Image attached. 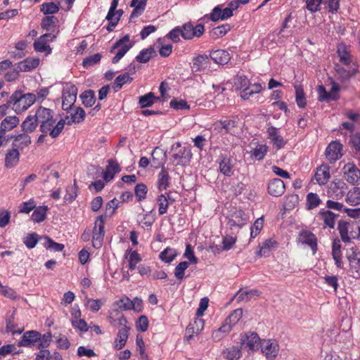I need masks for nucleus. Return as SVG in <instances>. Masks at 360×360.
Wrapping results in <instances>:
<instances>
[{
	"mask_svg": "<svg viewBox=\"0 0 360 360\" xmlns=\"http://www.w3.org/2000/svg\"><path fill=\"white\" fill-rule=\"evenodd\" d=\"M278 346L271 340H264L261 342L262 352L269 360H273L278 354Z\"/></svg>",
	"mask_w": 360,
	"mask_h": 360,
	"instance_id": "21",
	"label": "nucleus"
},
{
	"mask_svg": "<svg viewBox=\"0 0 360 360\" xmlns=\"http://www.w3.org/2000/svg\"><path fill=\"white\" fill-rule=\"evenodd\" d=\"M8 139H14L12 146L18 150H23L31 143V137L25 132L15 136L11 135Z\"/></svg>",
	"mask_w": 360,
	"mask_h": 360,
	"instance_id": "22",
	"label": "nucleus"
},
{
	"mask_svg": "<svg viewBox=\"0 0 360 360\" xmlns=\"http://www.w3.org/2000/svg\"><path fill=\"white\" fill-rule=\"evenodd\" d=\"M210 55L200 54L194 57L193 59V65L191 70L193 72H198L205 70L210 68Z\"/></svg>",
	"mask_w": 360,
	"mask_h": 360,
	"instance_id": "17",
	"label": "nucleus"
},
{
	"mask_svg": "<svg viewBox=\"0 0 360 360\" xmlns=\"http://www.w3.org/2000/svg\"><path fill=\"white\" fill-rule=\"evenodd\" d=\"M236 127V122L231 120H219L214 124V129L219 133L226 134Z\"/></svg>",
	"mask_w": 360,
	"mask_h": 360,
	"instance_id": "38",
	"label": "nucleus"
},
{
	"mask_svg": "<svg viewBox=\"0 0 360 360\" xmlns=\"http://www.w3.org/2000/svg\"><path fill=\"white\" fill-rule=\"evenodd\" d=\"M347 202L352 205L356 206L360 204V188L355 187L350 190L347 195Z\"/></svg>",
	"mask_w": 360,
	"mask_h": 360,
	"instance_id": "47",
	"label": "nucleus"
},
{
	"mask_svg": "<svg viewBox=\"0 0 360 360\" xmlns=\"http://www.w3.org/2000/svg\"><path fill=\"white\" fill-rule=\"evenodd\" d=\"M332 88L329 92L326 90V88L323 85H320L317 88L319 94V101L330 102L331 101H337L339 98L338 92L340 91V86L333 80H332Z\"/></svg>",
	"mask_w": 360,
	"mask_h": 360,
	"instance_id": "9",
	"label": "nucleus"
},
{
	"mask_svg": "<svg viewBox=\"0 0 360 360\" xmlns=\"http://www.w3.org/2000/svg\"><path fill=\"white\" fill-rule=\"evenodd\" d=\"M156 56V51L153 46H150L146 49L140 51L139 54L136 56V60L139 63H146L148 62L152 58Z\"/></svg>",
	"mask_w": 360,
	"mask_h": 360,
	"instance_id": "44",
	"label": "nucleus"
},
{
	"mask_svg": "<svg viewBox=\"0 0 360 360\" xmlns=\"http://www.w3.org/2000/svg\"><path fill=\"white\" fill-rule=\"evenodd\" d=\"M204 328V321L200 318H196L193 323H191L186 329L184 339L189 342L193 339L194 335H198Z\"/></svg>",
	"mask_w": 360,
	"mask_h": 360,
	"instance_id": "16",
	"label": "nucleus"
},
{
	"mask_svg": "<svg viewBox=\"0 0 360 360\" xmlns=\"http://www.w3.org/2000/svg\"><path fill=\"white\" fill-rule=\"evenodd\" d=\"M77 95V86L72 83H66L62 92V108L68 114L75 106Z\"/></svg>",
	"mask_w": 360,
	"mask_h": 360,
	"instance_id": "3",
	"label": "nucleus"
},
{
	"mask_svg": "<svg viewBox=\"0 0 360 360\" xmlns=\"http://www.w3.org/2000/svg\"><path fill=\"white\" fill-rule=\"evenodd\" d=\"M223 356L227 360H238L241 356V349L238 346H231L223 350Z\"/></svg>",
	"mask_w": 360,
	"mask_h": 360,
	"instance_id": "40",
	"label": "nucleus"
},
{
	"mask_svg": "<svg viewBox=\"0 0 360 360\" xmlns=\"http://www.w3.org/2000/svg\"><path fill=\"white\" fill-rule=\"evenodd\" d=\"M159 100V97H156L153 92H149L139 97V103L141 108H145L151 106L155 101Z\"/></svg>",
	"mask_w": 360,
	"mask_h": 360,
	"instance_id": "51",
	"label": "nucleus"
},
{
	"mask_svg": "<svg viewBox=\"0 0 360 360\" xmlns=\"http://www.w3.org/2000/svg\"><path fill=\"white\" fill-rule=\"evenodd\" d=\"M41 340V333L36 330H29L23 333L22 339L18 342L19 347H31Z\"/></svg>",
	"mask_w": 360,
	"mask_h": 360,
	"instance_id": "14",
	"label": "nucleus"
},
{
	"mask_svg": "<svg viewBox=\"0 0 360 360\" xmlns=\"http://www.w3.org/2000/svg\"><path fill=\"white\" fill-rule=\"evenodd\" d=\"M319 214L323 220L325 226H328L330 229L335 228V221L336 218L339 216L338 214H335L330 210H321Z\"/></svg>",
	"mask_w": 360,
	"mask_h": 360,
	"instance_id": "41",
	"label": "nucleus"
},
{
	"mask_svg": "<svg viewBox=\"0 0 360 360\" xmlns=\"http://www.w3.org/2000/svg\"><path fill=\"white\" fill-rule=\"evenodd\" d=\"M266 133L268 138L271 140L273 145L276 148L277 150L281 149L286 144V141L284 140L283 136L279 134L278 129L273 126L269 127Z\"/></svg>",
	"mask_w": 360,
	"mask_h": 360,
	"instance_id": "20",
	"label": "nucleus"
},
{
	"mask_svg": "<svg viewBox=\"0 0 360 360\" xmlns=\"http://www.w3.org/2000/svg\"><path fill=\"white\" fill-rule=\"evenodd\" d=\"M133 78L129 76V74L125 72L122 75H120L116 77L113 83V88L115 91L120 90L124 84L131 83Z\"/></svg>",
	"mask_w": 360,
	"mask_h": 360,
	"instance_id": "52",
	"label": "nucleus"
},
{
	"mask_svg": "<svg viewBox=\"0 0 360 360\" xmlns=\"http://www.w3.org/2000/svg\"><path fill=\"white\" fill-rule=\"evenodd\" d=\"M48 207L46 205L39 206L35 208L31 216V219L35 223L43 221L46 217Z\"/></svg>",
	"mask_w": 360,
	"mask_h": 360,
	"instance_id": "48",
	"label": "nucleus"
},
{
	"mask_svg": "<svg viewBox=\"0 0 360 360\" xmlns=\"http://www.w3.org/2000/svg\"><path fill=\"white\" fill-rule=\"evenodd\" d=\"M262 89L263 87L259 83H255L253 84H250V86L247 89L240 92V96L244 100H248L253 94L259 93Z\"/></svg>",
	"mask_w": 360,
	"mask_h": 360,
	"instance_id": "49",
	"label": "nucleus"
},
{
	"mask_svg": "<svg viewBox=\"0 0 360 360\" xmlns=\"http://www.w3.org/2000/svg\"><path fill=\"white\" fill-rule=\"evenodd\" d=\"M133 46L134 43L130 41L129 34H126L117 40L110 49L111 53H112L114 50L118 49L117 53L112 60V63L114 64L117 63Z\"/></svg>",
	"mask_w": 360,
	"mask_h": 360,
	"instance_id": "4",
	"label": "nucleus"
},
{
	"mask_svg": "<svg viewBox=\"0 0 360 360\" xmlns=\"http://www.w3.org/2000/svg\"><path fill=\"white\" fill-rule=\"evenodd\" d=\"M216 162L219 165L218 171L226 177H231L235 172V164L229 153H220Z\"/></svg>",
	"mask_w": 360,
	"mask_h": 360,
	"instance_id": "5",
	"label": "nucleus"
},
{
	"mask_svg": "<svg viewBox=\"0 0 360 360\" xmlns=\"http://www.w3.org/2000/svg\"><path fill=\"white\" fill-rule=\"evenodd\" d=\"M148 0H131L130 6L134 9L130 15V19L138 18L144 11Z\"/></svg>",
	"mask_w": 360,
	"mask_h": 360,
	"instance_id": "36",
	"label": "nucleus"
},
{
	"mask_svg": "<svg viewBox=\"0 0 360 360\" xmlns=\"http://www.w3.org/2000/svg\"><path fill=\"white\" fill-rule=\"evenodd\" d=\"M19 122V117L15 115L6 117L0 124V135L6 138V133L15 128Z\"/></svg>",
	"mask_w": 360,
	"mask_h": 360,
	"instance_id": "19",
	"label": "nucleus"
},
{
	"mask_svg": "<svg viewBox=\"0 0 360 360\" xmlns=\"http://www.w3.org/2000/svg\"><path fill=\"white\" fill-rule=\"evenodd\" d=\"M79 97L82 104L87 108L93 106L96 102L95 93L91 89L84 91Z\"/></svg>",
	"mask_w": 360,
	"mask_h": 360,
	"instance_id": "46",
	"label": "nucleus"
},
{
	"mask_svg": "<svg viewBox=\"0 0 360 360\" xmlns=\"http://www.w3.org/2000/svg\"><path fill=\"white\" fill-rule=\"evenodd\" d=\"M177 252L175 249L167 247L160 252V259L165 263H171L176 257Z\"/></svg>",
	"mask_w": 360,
	"mask_h": 360,
	"instance_id": "54",
	"label": "nucleus"
},
{
	"mask_svg": "<svg viewBox=\"0 0 360 360\" xmlns=\"http://www.w3.org/2000/svg\"><path fill=\"white\" fill-rule=\"evenodd\" d=\"M240 343L245 347L248 348L249 350L254 351L258 349V346L261 344V342L257 333L249 332L241 337Z\"/></svg>",
	"mask_w": 360,
	"mask_h": 360,
	"instance_id": "12",
	"label": "nucleus"
},
{
	"mask_svg": "<svg viewBox=\"0 0 360 360\" xmlns=\"http://www.w3.org/2000/svg\"><path fill=\"white\" fill-rule=\"evenodd\" d=\"M230 30L231 26L229 24H225L213 28L210 34L212 38L217 39L224 37Z\"/></svg>",
	"mask_w": 360,
	"mask_h": 360,
	"instance_id": "53",
	"label": "nucleus"
},
{
	"mask_svg": "<svg viewBox=\"0 0 360 360\" xmlns=\"http://www.w3.org/2000/svg\"><path fill=\"white\" fill-rule=\"evenodd\" d=\"M210 57L215 63L221 65L227 64L231 59L229 53L222 49L211 51Z\"/></svg>",
	"mask_w": 360,
	"mask_h": 360,
	"instance_id": "26",
	"label": "nucleus"
},
{
	"mask_svg": "<svg viewBox=\"0 0 360 360\" xmlns=\"http://www.w3.org/2000/svg\"><path fill=\"white\" fill-rule=\"evenodd\" d=\"M148 188L146 184L141 183L136 184L134 188V193L138 202L143 200L146 198Z\"/></svg>",
	"mask_w": 360,
	"mask_h": 360,
	"instance_id": "63",
	"label": "nucleus"
},
{
	"mask_svg": "<svg viewBox=\"0 0 360 360\" xmlns=\"http://www.w3.org/2000/svg\"><path fill=\"white\" fill-rule=\"evenodd\" d=\"M86 113L81 107H77L72 109L68 114L66 112L65 118L68 120L67 124L71 125L72 123H81L84 120Z\"/></svg>",
	"mask_w": 360,
	"mask_h": 360,
	"instance_id": "23",
	"label": "nucleus"
},
{
	"mask_svg": "<svg viewBox=\"0 0 360 360\" xmlns=\"http://www.w3.org/2000/svg\"><path fill=\"white\" fill-rule=\"evenodd\" d=\"M330 177V167L326 164L321 165L317 168L315 174V179L319 185L326 184Z\"/></svg>",
	"mask_w": 360,
	"mask_h": 360,
	"instance_id": "29",
	"label": "nucleus"
},
{
	"mask_svg": "<svg viewBox=\"0 0 360 360\" xmlns=\"http://www.w3.org/2000/svg\"><path fill=\"white\" fill-rule=\"evenodd\" d=\"M295 101L300 108H304L307 102L304 89L300 85H295Z\"/></svg>",
	"mask_w": 360,
	"mask_h": 360,
	"instance_id": "57",
	"label": "nucleus"
},
{
	"mask_svg": "<svg viewBox=\"0 0 360 360\" xmlns=\"http://www.w3.org/2000/svg\"><path fill=\"white\" fill-rule=\"evenodd\" d=\"M342 245L340 240L338 238H335L332 244V256L337 267L342 269L343 267L342 262Z\"/></svg>",
	"mask_w": 360,
	"mask_h": 360,
	"instance_id": "28",
	"label": "nucleus"
},
{
	"mask_svg": "<svg viewBox=\"0 0 360 360\" xmlns=\"http://www.w3.org/2000/svg\"><path fill=\"white\" fill-rule=\"evenodd\" d=\"M351 228V224L345 220H340L338 224V230L339 231L341 240L344 243H349L351 238L349 236V232Z\"/></svg>",
	"mask_w": 360,
	"mask_h": 360,
	"instance_id": "35",
	"label": "nucleus"
},
{
	"mask_svg": "<svg viewBox=\"0 0 360 360\" xmlns=\"http://www.w3.org/2000/svg\"><path fill=\"white\" fill-rule=\"evenodd\" d=\"M277 248V242L271 238L266 240L257 251V255L259 257H269L271 250Z\"/></svg>",
	"mask_w": 360,
	"mask_h": 360,
	"instance_id": "39",
	"label": "nucleus"
},
{
	"mask_svg": "<svg viewBox=\"0 0 360 360\" xmlns=\"http://www.w3.org/2000/svg\"><path fill=\"white\" fill-rule=\"evenodd\" d=\"M50 37L51 41H53L56 38L55 35H52L50 33H46L41 35L37 40L34 42L33 46L36 51L37 52H46L47 53H50L51 51V49L48 43V38Z\"/></svg>",
	"mask_w": 360,
	"mask_h": 360,
	"instance_id": "15",
	"label": "nucleus"
},
{
	"mask_svg": "<svg viewBox=\"0 0 360 360\" xmlns=\"http://www.w3.org/2000/svg\"><path fill=\"white\" fill-rule=\"evenodd\" d=\"M37 120L34 115H29L21 124L22 130L25 133H32L38 126Z\"/></svg>",
	"mask_w": 360,
	"mask_h": 360,
	"instance_id": "37",
	"label": "nucleus"
},
{
	"mask_svg": "<svg viewBox=\"0 0 360 360\" xmlns=\"http://www.w3.org/2000/svg\"><path fill=\"white\" fill-rule=\"evenodd\" d=\"M180 28L181 37L186 40L192 39L193 37H200L205 32V27L202 24H198L194 27L191 22H187Z\"/></svg>",
	"mask_w": 360,
	"mask_h": 360,
	"instance_id": "8",
	"label": "nucleus"
},
{
	"mask_svg": "<svg viewBox=\"0 0 360 360\" xmlns=\"http://www.w3.org/2000/svg\"><path fill=\"white\" fill-rule=\"evenodd\" d=\"M300 240L302 243L306 244L309 246L315 253L317 250V238L316 236L309 231H302L300 233Z\"/></svg>",
	"mask_w": 360,
	"mask_h": 360,
	"instance_id": "25",
	"label": "nucleus"
},
{
	"mask_svg": "<svg viewBox=\"0 0 360 360\" xmlns=\"http://www.w3.org/2000/svg\"><path fill=\"white\" fill-rule=\"evenodd\" d=\"M39 64L38 58H27L18 63V69L21 72H30L37 68Z\"/></svg>",
	"mask_w": 360,
	"mask_h": 360,
	"instance_id": "33",
	"label": "nucleus"
},
{
	"mask_svg": "<svg viewBox=\"0 0 360 360\" xmlns=\"http://www.w3.org/2000/svg\"><path fill=\"white\" fill-rule=\"evenodd\" d=\"M345 175L346 180L351 184H360V170L354 165H349L345 167Z\"/></svg>",
	"mask_w": 360,
	"mask_h": 360,
	"instance_id": "24",
	"label": "nucleus"
},
{
	"mask_svg": "<svg viewBox=\"0 0 360 360\" xmlns=\"http://www.w3.org/2000/svg\"><path fill=\"white\" fill-rule=\"evenodd\" d=\"M189 262L187 261L181 262L174 269V276L180 281L185 278V271L189 266Z\"/></svg>",
	"mask_w": 360,
	"mask_h": 360,
	"instance_id": "59",
	"label": "nucleus"
},
{
	"mask_svg": "<svg viewBox=\"0 0 360 360\" xmlns=\"http://www.w3.org/2000/svg\"><path fill=\"white\" fill-rule=\"evenodd\" d=\"M121 171L119 164L112 160L108 161V165L106 166L105 169L103 172V177L105 182H109L113 178L115 174Z\"/></svg>",
	"mask_w": 360,
	"mask_h": 360,
	"instance_id": "27",
	"label": "nucleus"
},
{
	"mask_svg": "<svg viewBox=\"0 0 360 360\" xmlns=\"http://www.w3.org/2000/svg\"><path fill=\"white\" fill-rule=\"evenodd\" d=\"M172 157L176 161V165L184 166L189 163L192 154L189 149L182 147L179 142L172 146Z\"/></svg>",
	"mask_w": 360,
	"mask_h": 360,
	"instance_id": "6",
	"label": "nucleus"
},
{
	"mask_svg": "<svg viewBox=\"0 0 360 360\" xmlns=\"http://www.w3.org/2000/svg\"><path fill=\"white\" fill-rule=\"evenodd\" d=\"M337 54L340 58V62L345 65H349L352 63V58L349 48L344 43L338 44L337 46Z\"/></svg>",
	"mask_w": 360,
	"mask_h": 360,
	"instance_id": "30",
	"label": "nucleus"
},
{
	"mask_svg": "<svg viewBox=\"0 0 360 360\" xmlns=\"http://www.w3.org/2000/svg\"><path fill=\"white\" fill-rule=\"evenodd\" d=\"M67 122L68 120L65 118V115H64V119L60 120L56 124V125L55 127L53 126V127H51V129L49 131V135L52 138L58 137L63 131L65 124H67Z\"/></svg>",
	"mask_w": 360,
	"mask_h": 360,
	"instance_id": "61",
	"label": "nucleus"
},
{
	"mask_svg": "<svg viewBox=\"0 0 360 360\" xmlns=\"http://www.w3.org/2000/svg\"><path fill=\"white\" fill-rule=\"evenodd\" d=\"M60 10L59 6L54 2H46L40 6V11L44 15H53Z\"/></svg>",
	"mask_w": 360,
	"mask_h": 360,
	"instance_id": "56",
	"label": "nucleus"
},
{
	"mask_svg": "<svg viewBox=\"0 0 360 360\" xmlns=\"http://www.w3.org/2000/svg\"><path fill=\"white\" fill-rule=\"evenodd\" d=\"M41 240L43 241L42 245L45 248L53 250L54 252H61L65 248L63 244L55 242L49 236H42Z\"/></svg>",
	"mask_w": 360,
	"mask_h": 360,
	"instance_id": "43",
	"label": "nucleus"
},
{
	"mask_svg": "<svg viewBox=\"0 0 360 360\" xmlns=\"http://www.w3.org/2000/svg\"><path fill=\"white\" fill-rule=\"evenodd\" d=\"M342 151V145L337 141H333L327 146L325 155L330 163H334L343 155Z\"/></svg>",
	"mask_w": 360,
	"mask_h": 360,
	"instance_id": "10",
	"label": "nucleus"
},
{
	"mask_svg": "<svg viewBox=\"0 0 360 360\" xmlns=\"http://www.w3.org/2000/svg\"><path fill=\"white\" fill-rule=\"evenodd\" d=\"M321 202V200L319 198V196L314 193H309L307 195V210H313L316 207H317L320 203Z\"/></svg>",
	"mask_w": 360,
	"mask_h": 360,
	"instance_id": "58",
	"label": "nucleus"
},
{
	"mask_svg": "<svg viewBox=\"0 0 360 360\" xmlns=\"http://www.w3.org/2000/svg\"><path fill=\"white\" fill-rule=\"evenodd\" d=\"M170 193V191L167 193V196L165 194H161L157 198V205H158V212L160 215H162L167 212L169 205Z\"/></svg>",
	"mask_w": 360,
	"mask_h": 360,
	"instance_id": "42",
	"label": "nucleus"
},
{
	"mask_svg": "<svg viewBox=\"0 0 360 360\" xmlns=\"http://www.w3.org/2000/svg\"><path fill=\"white\" fill-rule=\"evenodd\" d=\"M37 97L33 93L22 94L20 91H15L8 100V105L16 113H21L28 109L35 101Z\"/></svg>",
	"mask_w": 360,
	"mask_h": 360,
	"instance_id": "1",
	"label": "nucleus"
},
{
	"mask_svg": "<svg viewBox=\"0 0 360 360\" xmlns=\"http://www.w3.org/2000/svg\"><path fill=\"white\" fill-rule=\"evenodd\" d=\"M335 70L337 74V79L342 82L349 80L350 78L354 76L357 72V70L356 68H354L352 70H347L339 64H336L335 65Z\"/></svg>",
	"mask_w": 360,
	"mask_h": 360,
	"instance_id": "31",
	"label": "nucleus"
},
{
	"mask_svg": "<svg viewBox=\"0 0 360 360\" xmlns=\"http://www.w3.org/2000/svg\"><path fill=\"white\" fill-rule=\"evenodd\" d=\"M105 219L103 215L98 216L94 222V227L92 233V244L95 248H100L103 244L105 231Z\"/></svg>",
	"mask_w": 360,
	"mask_h": 360,
	"instance_id": "7",
	"label": "nucleus"
},
{
	"mask_svg": "<svg viewBox=\"0 0 360 360\" xmlns=\"http://www.w3.org/2000/svg\"><path fill=\"white\" fill-rule=\"evenodd\" d=\"M128 338L129 332H127V328H120L113 343L114 349L116 350L122 349L125 346Z\"/></svg>",
	"mask_w": 360,
	"mask_h": 360,
	"instance_id": "34",
	"label": "nucleus"
},
{
	"mask_svg": "<svg viewBox=\"0 0 360 360\" xmlns=\"http://www.w3.org/2000/svg\"><path fill=\"white\" fill-rule=\"evenodd\" d=\"M41 238L42 236L40 237L37 233H28L23 238V243L28 249H32L39 240H41Z\"/></svg>",
	"mask_w": 360,
	"mask_h": 360,
	"instance_id": "55",
	"label": "nucleus"
},
{
	"mask_svg": "<svg viewBox=\"0 0 360 360\" xmlns=\"http://www.w3.org/2000/svg\"><path fill=\"white\" fill-rule=\"evenodd\" d=\"M169 176L168 172L165 167H162L158 175V189L162 191L166 190L169 185Z\"/></svg>",
	"mask_w": 360,
	"mask_h": 360,
	"instance_id": "50",
	"label": "nucleus"
},
{
	"mask_svg": "<svg viewBox=\"0 0 360 360\" xmlns=\"http://www.w3.org/2000/svg\"><path fill=\"white\" fill-rule=\"evenodd\" d=\"M346 257L349 262L350 269L352 272L360 276V252L356 247H352L347 250Z\"/></svg>",
	"mask_w": 360,
	"mask_h": 360,
	"instance_id": "11",
	"label": "nucleus"
},
{
	"mask_svg": "<svg viewBox=\"0 0 360 360\" xmlns=\"http://www.w3.org/2000/svg\"><path fill=\"white\" fill-rule=\"evenodd\" d=\"M230 331V326L223 324L217 330H215L212 332V338L214 342H218L221 340L224 337V335Z\"/></svg>",
	"mask_w": 360,
	"mask_h": 360,
	"instance_id": "60",
	"label": "nucleus"
},
{
	"mask_svg": "<svg viewBox=\"0 0 360 360\" xmlns=\"http://www.w3.org/2000/svg\"><path fill=\"white\" fill-rule=\"evenodd\" d=\"M20 153L17 148L13 147L8 150L5 156V167L6 168H12L15 167L19 162Z\"/></svg>",
	"mask_w": 360,
	"mask_h": 360,
	"instance_id": "32",
	"label": "nucleus"
},
{
	"mask_svg": "<svg viewBox=\"0 0 360 360\" xmlns=\"http://www.w3.org/2000/svg\"><path fill=\"white\" fill-rule=\"evenodd\" d=\"M233 13L231 10L228 8H222V5L215 6L210 15V19L213 22H217L219 20H224L232 17Z\"/></svg>",
	"mask_w": 360,
	"mask_h": 360,
	"instance_id": "18",
	"label": "nucleus"
},
{
	"mask_svg": "<svg viewBox=\"0 0 360 360\" xmlns=\"http://www.w3.org/2000/svg\"><path fill=\"white\" fill-rule=\"evenodd\" d=\"M58 18L53 15L46 16L41 20V27L43 30L49 31L58 22Z\"/></svg>",
	"mask_w": 360,
	"mask_h": 360,
	"instance_id": "64",
	"label": "nucleus"
},
{
	"mask_svg": "<svg viewBox=\"0 0 360 360\" xmlns=\"http://www.w3.org/2000/svg\"><path fill=\"white\" fill-rule=\"evenodd\" d=\"M243 309L241 308L233 310L229 316L225 319L224 324L230 326L231 330L233 326H235L239 320L242 318Z\"/></svg>",
	"mask_w": 360,
	"mask_h": 360,
	"instance_id": "45",
	"label": "nucleus"
},
{
	"mask_svg": "<svg viewBox=\"0 0 360 360\" xmlns=\"http://www.w3.org/2000/svg\"><path fill=\"white\" fill-rule=\"evenodd\" d=\"M267 190L270 195L280 197L285 193V186L283 180L274 178L269 181Z\"/></svg>",
	"mask_w": 360,
	"mask_h": 360,
	"instance_id": "13",
	"label": "nucleus"
},
{
	"mask_svg": "<svg viewBox=\"0 0 360 360\" xmlns=\"http://www.w3.org/2000/svg\"><path fill=\"white\" fill-rule=\"evenodd\" d=\"M234 83L237 89L242 91L247 89L250 86V80L245 75H237L234 79Z\"/></svg>",
	"mask_w": 360,
	"mask_h": 360,
	"instance_id": "62",
	"label": "nucleus"
},
{
	"mask_svg": "<svg viewBox=\"0 0 360 360\" xmlns=\"http://www.w3.org/2000/svg\"><path fill=\"white\" fill-rule=\"evenodd\" d=\"M34 115L38 124H40V131L44 134H47L56 122L53 118L54 112L51 109L40 106L35 111Z\"/></svg>",
	"mask_w": 360,
	"mask_h": 360,
	"instance_id": "2",
	"label": "nucleus"
}]
</instances>
